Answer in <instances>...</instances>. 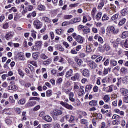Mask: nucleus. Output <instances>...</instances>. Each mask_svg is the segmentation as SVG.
<instances>
[{"label": "nucleus", "mask_w": 128, "mask_h": 128, "mask_svg": "<svg viewBox=\"0 0 128 128\" xmlns=\"http://www.w3.org/2000/svg\"><path fill=\"white\" fill-rule=\"evenodd\" d=\"M32 100H36L37 102H40V98L38 97L30 98L28 102L26 105V108H32L33 106H34L36 104V102Z\"/></svg>", "instance_id": "nucleus-1"}, {"label": "nucleus", "mask_w": 128, "mask_h": 128, "mask_svg": "<svg viewBox=\"0 0 128 128\" xmlns=\"http://www.w3.org/2000/svg\"><path fill=\"white\" fill-rule=\"evenodd\" d=\"M34 26L36 30H40L42 28V23L38 20H36L34 22Z\"/></svg>", "instance_id": "nucleus-2"}, {"label": "nucleus", "mask_w": 128, "mask_h": 128, "mask_svg": "<svg viewBox=\"0 0 128 128\" xmlns=\"http://www.w3.org/2000/svg\"><path fill=\"white\" fill-rule=\"evenodd\" d=\"M88 64L92 70H95V68H98V64H96V62H94V61L88 62Z\"/></svg>", "instance_id": "nucleus-3"}, {"label": "nucleus", "mask_w": 128, "mask_h": 128, "mask_svg": "<svg viewBox=\"0 0 128 128\" xmlns=\"http://www.w3.org/2000/svg\"><path fill=\"white\" fill-rule=\"evenodd\" d=\"M108 4V0H101L98 6V10H102L104 4Z\"/></svg>", "instance_id": "nucleus-4"}, {"label": "nucleus", "mask_w": 128, "mask_h": 128, "mask_svg": "<svg viewBox=\"0 0 128 128\" xmlns=\"http://www.w3.org/2000/svg\"><path fill=\"white\" fill-rule=\"evenodd\" d=\"M60 104H61L62 106H64V108H67L68 110H72L73 107L71 105H70L64 102H61L60 103Z\"/></svg>", "instance_id": "nucleus-5"}, {"label": "nucleus", "mask_w": 128, "mask_h": 128, "mask_svg": "<svg viewBox=\"0 0 128 128\" xmlns=\"http://www.w3.org/2000/svg\"><path fill=\"white\" fill-rule=\"evenodd\" d=\"M110 32H112L114 34H118V33L120 32V30H118V29L116 30V28H114V26L110 27Z\"/></svg>", "instance_id": "nucleus-6"}, {"label": "nucleus", "mask_w": 128, "mask_h": 128, "mask_svg": "<svg viewBox=\"0 0 128 128\" xmlns=\"http://www.w3.org/2000/svg\"><path fill=\"white\" fill-rule=\"evenodd\" d=\"M76 63L78 64V65L80 66L83 68H86V65L84 64V62H82V60L78 59Z\"/></svg>", "instance_id": "nucleus-7"}, {"label": "nucleus", "mask_w": 128, "mask_h": 128, "mask_svg": "<svg viewBox=\"0 0 128 128\" xmlns=\"http://www.w3.org/2000/svg\"><path fill=\"white\" fill-rule=\"evenodd\" d=\"M80 74L78 73H77L72 78V80L74 82H76V80H80Z\"/></svg>", "instance_id": "nucleus-8"}, {"label": "nucleus", "mask_w": 128, "mask_h": 128, "mask_svg": "<svg viewBox=\"0 0 128 128\" xmlns=\"http://www.w3.org/2000/svg\"><path fill=\"white\" fill-rule=\"evenodd\" d=\"M83 76L85 78H88L90 76V70L88 69H84L83 71Z\"/></svg>", "instance_id": "nucleus-9"}, {"label": "nucleus", "mask_w": 128, "mask_h": 128, "mask_svg": "<svg viewBox=\"0 0 128 128\" xmlns=\"http://www.w3.org/2000/svg\"><path fill=\"white\" fill-rule=\"evenodd\" d=\"M84 38H82V36H78L76 42H78V44H84Z\"/></svg>", "instance_id": "nucleus-10"}, {"label": "nucleus", "mask_w": 128, "mask_h": 128, "mask_svg": "<svg viewBox=\"0 0 128 128\" xmlns=\"http://www.w3.org/2000/svg\"><path fill=\"white\" fill-rule=\"evenodd\" d=\"M92 115L94 118H96L97 120H102V115L100 114H92Z\"/></svg>", "instance_id": "nucleus-11"}, {"label": "nucleus", "mask_w": 128, "mask_h": 128, "mask_svg": "<svg viewBox=\"0 0 128 128\" xmlns=\"http://www.w3.org/2000/svg\"><path fill=\"white\" fill-rule=\"evenodd\" d=\"M110 82H112V78L110 77L105 78L102 80V82H103V84H106V82L110 84Z\"/></svg>", "instance_id": "nucleus-12"}, {"label": "nucleus", "mask_w": 128, "mask_h": 128, "mask_svg": "<svg viewBox=\"0 0 128 128\" xmlns=\"http://www.w3.org/2000/svg\"><path fill=\"white\" fill-rule=\"evenodd\" d=\"M8 90H14V92H16L18 90V87L15 85L12 84L8 87Z\"/></svg>", "instance_id": "nucleus-13"}, {"label": "nucleus", "mask_w": 128, "mask_h": 128, "mask_svg": "<svg viewBox=\"0 0 128 128\" xmlns=\"http://www.w3.org/2000/svg\"><path fill=\"white\" fill-rule=\"evenodd\" d=\"M121 14L123 16H126L128 14V8H126L122 10Z\"/></svg>", "instance_id": "nucleus-14"}, {"label": "nucleus", "mask_w": 128, "mask_h": 128, "mask_svg": "<svg viewBox=\"0 0 128 128\" xmlns=\"http://www.w3.org/2000/svg\"><path fill=\"white\" fill-rule=\"evenodd\" d=\"M74 74V71L72 70H70L68 72H66V78H70V76H72V74Z\"/></svg>", "instance_id": "nucleus-15"}, {"label": "nucleus", "mask_w": 128, "mask_h": 128, "mask_svg": "<svg viewBox=\"0 0 128 128\" xmlns=\"http://www.w3.org/2000/svg\"><path fill=\"white\" fill-rule=\"evenodd\" d=\"M89 104L91 106H98V101L92 100L90 102Z\"/></svg>", "instance_id": "nucleus-16"}, {"label": "nucleus", "mask_w": 128, "mask_h": 128, "mask_svg": "<svg viewBox=\"0 0 128 128\" xmlns=\"http://www.w3.org/2000/svg\"><path fill=\"white\" fill-rule=\"evenodd\" d=\"M44 120L47 122H52V118L50 116H46L44 117Z\"/></svg>", "instance_id": "nucleus-17"}, {"label": "nucleus", "mask_w": 128, "mask_h": 128, "mask_svg": "<svg viewBox=\"0 0 128 128\" xmlns=\"http://www.w3.org/2000/svg\"><path fill=\"white\" fill-rule=\"evenodd\" d=\"M14 35L12 33H9L7 34L6 36V38L7 40H12V38H13Z\"/></svg>", "instance_id": "nucleus-18"}, {"label": "nucleus", "mask_w": 128, "mask_h": 128, "mask_svg": "<svg viewBox=\"0 0 128 128\" xmlns=\"http://www.w3.org/2000/svg\"><path fill=\"white\" fill-rule=\"evenodd\" d=\"M102 12H99L96 16V18L98 22H100L102 18Z\"/></svg>", "instance_id": "nucleus-19"}, {"label": "nucleus", "mask_w": 128, "mask_h": 128, "mask_svg": "<svg viewBox=\"0 0 128 128\" xmlns=\"http://www.w3.org/2000/svg\"><path fill=\"white\" fill-rule=\"evenodd\" d=\"M83 32H84L86 34H90V29L86 26L83 30Z\"/></svg>", "instance_id": "nucleus-20"}, {"label": "nucleus", "mask_w": 128, "mask_h": 128, "mask_svg": "<svg viewBox=\"0 0 128 128\" xmlns=\"http://www.w3.org/2000/svg\"><path fill=\"white\" fill-rule=\"evenodd\" d=\"M98 52H104V46H102L100 44L99 47L98 48Z\"/></svg>", "instance_id": "nucleus-21"}, {"label": "nucleus", "mask_w": 128, "mask_h": 128, "mask_svg": "<svg viewBox=\"0 0 128 128\" xmlns=\"http://www.w3.org/2000/svg\"><path fill=\"white\" fill-rule=\"evenodd\" d=\"M54 118H56L60 116H62V112H52V114Z\"/></svg>", "instance_id": "nucleus-22"}, {"label": "nucleus", "mask_w": 128, "mask_h": 128, "mask_svg": "<svg viewBox=\"0 0 128 128\" xmlns=\"http://www.w3.org/2000/svg\"><path fill=\"white\" fill-rule=\"evenodd\" d=\"M92 84L88 85L86 87L85 92H90V90H92Z\"/></svg>", "instance_id": "nucleus-23"}, {"label": "nucleus", "mask_w": 128, "mask_h": 128, "mask_svg": "<svg viewBox=\"0 0 128 128\" xmlns=\"http://www.w3.org/2000/svg\"><path fill=\"white\" fill-rule=\"evenodd\" d=\"M42 20H44V22H47V24H50V22H52V20L48 17H44Z\"/></svg>", "instance_id": "nucleus-24"}, {"label": "nucleus", "mask_w": 128, "mask_h": 128, "mask_svg": "<svg viewBox=\"0 0 128 128\" xmlns=\"http://www.w3.org/2000/svg\"><path fill=\"white\" fill-rule=\"evenodd\" d=\"M85 94L84 90H79V92H78V96H79L82 97L84 96Z\"/></svg>", "instance_id": "nucleus-25"}, {"label": "nucleus", "mask_w": 128, "mask_h": 128, "mask_svg": "<svg viewBox=\"0 0 128 128\" xmlns=\"http://www.w3.org/2000/svg\"><path fill=\"white\" fill-rule=\"evenodd\" d=\"M104 48L105 52H108L110 50V46L108 44H106L104 45Z\"/></svg>", "instance_id": "nucleus-26"}, {"label": "nucleus", "mask_w": 128, "mask_h": 128, "mask_svg": "<svg viewBox=\"0 0 128 128\" xmlns=\"http://www.w3.org/2000/svg\"><path fill=\"white\" fill-rule=\"evenodd\" d=\"M102 22H106L107 20H110V17L106 14H104L102 18Z\"/></svg>", "instance_id": "nucleus-27"}, {"label": "nucleus", "mask_w": 128, "mask_h": 128, "mask_svg": "<svg viewBox=\"0 0 128 128\" xmlns=\"http://www.w3.org/2000/svg\"><path fill=\"white\" fill-rule=\"evenodd\" d=\"M120 72H122V74H128V70L126 68H122L120 70Z\"/></svg>", "instance_id": "nucleus-28"}, {"label": "nucleus", "mask_w": 128, "mask_h": 128, "mask_svg": "<svg viewBox=\"0 0 128 128\" xmlns=\"http://www.w3.org/2000/svg\"><path fill=\"white\" fill-rule=\"evenodd\" d=\"M112 124L114 126H118V124H120V120H114Z\"/></svg>", "instance_id": "nucleus-29"}, {"label": "nucleus", "mask_w": 128, "mask_h": 128, "mask_svg": "<svg viewBox=\"0 0 128 128\" xmlns=\"http://www.w3.org/2000/svg\"><path fill=\"white\" fill-rule=\"evenodd\" d=\"M46 95L48 98H50L52 96V90H48L46 92Z\"/></svg>", "instance_id": "nucleus-30"}, {"label": "nucleus", "mask_w": 128, "mask_h": 128, "mask_svg": "<svg viewBox=\"0 0 128 128\" xmlns=\"http://www.w3.org/2000/svg\"><path fill=\"white\" fill-rule=\"evenodd\" d=\"M103 100L105 102H108L110 100V98L108 96H105Z\"/></svg>", "instance_id": "nucleus-31"}, {"label": "nucleus", "mask_w": 128, "mask_h": 128, "mask_svg": "<svg viewBox=\"0 0 128 128\" xmlns=\"http://www.w3.org/2000/svg\"><path fill=\"white\" fill-rule=\"evenodd\" d=\"M56 47L58 48V50H60V52H64V48H62V46L58 44L56 46Z\"/></svg>", "instance_id": "nucleus-32"}, {"label": "nucleus", "mask_w": 128, "mask_h": 128, "mask_svg": "<svg viewBox=\"0 0 128 128\" xmlns=\"http://www.w3.org/2000/svg\"><path fill=\"white\" fill-rule=\"evenodd\" d=\"M122 94H123V96H128V90L126 89H122L121 90Z\"/></svg>", "instance_id": "nucleus-33"}, {"label": "nucleus", "mask_w": 128, "mask_h": 128, "mask_svg": "<svg viewBox=\"0 0 128 128\" xmlns=\"http://www.w3.org/2000/svg\"><path fill=\"white\" fill-rule=\"evenodd\" d=\"M36 46H38L39 48H40L42 46V41H38L36 42Z\"/></svg>", "instance_id": "nucleus-34"}, {"label": "nucleus", "mask_w": 128, "mask_h": 128, "mask_svg": "<svg viewBox=\"0 0 128 128\" xmlns=\"http://www.w3.org/2000/svg\"><path fill=\"white\" fill-rule=\"evenodd\" d=\"M26 98H22L19 100L18 102V104H22V106H23V104H26Z\"/></svg>", "instance_id": "nucleus-35"}, {"label": "nucleus", "mask_w": 128, "mask_h": 128, "mask_svg": "<svg viewBox=\"0 0 128 128\" xmlns=\"http://www.w3.org/2000/svg\"><path fill=\"white\" fill-rule=\"evenodd\" d=\"M118 16H120V14H118L115 15H114L113 16L112 18V20H116L118 18Z\"/></svg>", "instance_id": "nucleus-36"}, {"label": "nucleus", "mask_w": 128, "mask_h": 128, "mask_svg": "<svg viewBox=\"0 0 128 128\" xmlns=\"http://www.w3.org/2000/svg\"><path fill=\"white\" fill-rule=\"evenodd\" d=\"M110 64L112 66H118V62L116 61L112 60L110 61Z\"/></svg>", "instance_id": "nucleus-37"}, {"label": "nucleus", "mask_w": 128, "mask_h": 128, "mask_svg": "<svg viewBox=\"0 0 128 128\" xmlns=\"http://www.w3.org/2000/svg\"><path fill=\"white\" fill-rule=\"evenodd\" d=\"M40 48H38V46H36V44L35 46H33L32 48V50H33V52H36V51H38L39 50H40Z\"/></svg>", "instance_id": "nucleus-38"}, {"label": "nucleus", "mask_w": 128, "mask_h": 128, "mask_svg": "<svg viewBox=\"0 0 128 128\" xmlns=\"http://www.w3.org/2000/svg\"><path fill=\"white\" fill-rule=\"evenodd\" d=\"M38 10H46V6H44V5H39L38 6Z\"/></svg>", "instance_id": "nucleus-39"}, {"label": "nucleus", "mask_w": 128, "mask_h": 128, "mask_svg": "<svg viewBox=\"0 0 128 128\" xmlns=\"http://www.w3.org/2000/svg\"><path fill=\"white\" fill-rule=\"evenodd\" d=\"M93 44H90V46H86V50L87 52H92V47L93 46Z\"/></svg>", "instance_id": "nucleus-40"}, {"label": "nucleus", "mask_w": 128, "mask_h": 128, "mask_svg": "<svg viewBox=\"0 0 128 128\" xmlns=\"http://www.w3.org/2000/svg\"><path fill=\"white\" fill-rule=\"evenodd\" d=\"M32 36L36 40V32L34 31V30H32Z\"/></svg>", "instance_id": "nucleus-41"}, {"label": "nucleus", "mask_w": 128, "mask_h": 128, "mask_svg": "<svg viewBox=\"0 0 128 128\" xmlns=\"http://www.w3.org/2000/svg\"><path fill=\"white\" fill-rule=\"evenodd\" d=\"M40 58L42 60H48V57L46 55L44 54H41L40 55Z\"/></svg>", "instance_id": "nucleus-42"}, {"label": "nucleus", "mask_w": 128, "mask_h": 128, "mask_svg": "<svg viewBox=\"0 0 128 128\" xmlns=\"http://www.w3.org/2000/svg\"><path fill=\"white\" fill-rule=\"evenodd\" d=\"M26 10H27L28 12H32L34 10V6H28V7L26 8Z\"/></svg>", "instance_id": "nucleus-43"}, {"label": "nucleus", "mask_w": 128, "mask_h": 128, "mask_svg": "<svg viewBox=\"0 0 128 128\" xmlns=\"http://www.w3.org/2000/svg\"><path fill=\"white\" fill-rule=\"evenodd\" d=\"M126 18H124L122 20H121L119 23V26H124V24H126Z\"/></svg>", "instance_id": "nucleus-44"}, {"label": "nucleus", "mask_w": 128, "mask_h": 128, "mask_svg": "<svg viewBox=\"0 0 128 128\" xmlns=\"http://www.w3.org/2000/svg\"><path fill=\"white\" fill-rule=\"evenodd\" d=\"M33 58L36 60H38V53H34L33 54Z\"/></svg>", "instance_id": "nucleus-45"}, {"label": "nucleus", "mask_w": 128, "mask_h": 128, "mask_svg": "<svg viewBox=\"0 0 128 128\" xmlns=\"http://www.w3.org/2000/svg\"><path fill=\"white\" fill-rule=\"evenodd\" d=\"M73 18H74V16L72 15H66L64 16V20H70Z\"/></svg>", "instance_id": "nucleus-46"}, {"label": "nucleus", "mask_w": 128, "mask_h": 128, "mask_svg": "<svg viewBox=\"0 0 128 128\" xmlns=\"http://www.w3.org/2000/svg\"><path fill=\"white\" fill-rule=\"evenodd\" d=\"M122 38H128V32H126L122 33Z\"/></svg>", "instance_id": "nucleus-47"}, {"label": "nucleus", "mask_w": 128, "mask_h": 128, "mask_svg": "<svg viewBox=\"0 0 128 128\" xmlns=\"http://www.w3.org/2000/svg\"><path fill=\"white\" fill-rule=\"evenodd\" d=\"M51 63H52V60L50 58L48 59L46 61L44 62V64H45V66H46V64H50Z\"/></svg>", "instance_id": "nucleus-48"}, {"label": "nucleus", "mask_w": 128, "mask_h": 128, "mask_svg": "<svg viewBox=\"0 0 128 128\" xmlns=\"http://www.w3.org/2000/svg\"><path fill=\"white\" fill-rule=\"evenodd\" d=\"M80 122L82 124H88V120L86 119H82L80 120Z\"/></svg>", "instance_id": "nucleus-49"}, {"label": "nucleus", "mask_w": 128, "mask_h": 128, "mask_svg": "<svg viewBox=\"0 0 128 128\" xmlns=\"http://www.w3.org/2000/svg\"><path fill=\"white\" fill-rule=\"evenodd\" d=\"M56 32L57 34H59V36H62V29H58L56 30Z\"/></svg>", "instance_id": "nucleus-50"}, {"label": "nucleus", "mask_w": 128, "mask_h": 128, "mask_svg": "<svg viewBox=\"0 0 128 128\" xmlns=\"http://www.w3.org/2000/svg\"><path fill=\"white\" fill-rule=\"evenodd\" d=\"M98 41L99 42H100V44H102L104 42V39H102V38L100 36L98 38Z\"/></svg>", "instance_id": "nucleus-51"}, {"label": "nucleus", "mask_w": 128, "mask_h": 128, "mask_svg": "<svg viewBox=\"0 0 128 128\" xmlns=\"http://www.w3.org/2000/svg\"><path fill=\"white\" fill-rule=\"evenodd\" d=\"M110 64V60L108 59L106 61L104 62V66H108Z\"/></svg>", "instance_id": "nucleus-52"}, {"label": "nucleus", "mask_w": 128, "mask_h": 128, "mask_svg": "<svg viewBox=\"0 0 128 128\" xmlns=\"http://www.w3.org/2000/svg\"><path fill=\"white\" fill-rule=\"evenodd\" d=\"M102 56H100L96 60V62H102Z\"/></svg>", "instance_id": "nucleus-53"}, {"label": "nucleus", "mask_w": 128, "mask_h": 128, "mask_svg": "<svg viewBox=\"0 0 128 128\" xmlns=\"http://www.w3.org/2000/svg\"><path fill=\"white\" fill-rule=\"evenodd\" d=\"M18 72H19V74L21 76H24V72H22V70H18Z\"/></svg>", "instance_id": "nucleus-54"}, {"label": "nucleus", "mask_w": 128, "mask_h": 128, "mask_svg": "<svg viewBox=\"0 0 128 128\" xmlns=\"http://www.w3.org/2000/svg\"><path fill=\"white\" fill-rule=\"evenodd\" d=\"M96 9H94L92 12V16H93V18H94V16H96Z\"/></svg>", "instance_id": "nucleus-55"}, {"label": "nucleus", "mask_w": 128, "mask_h": 128, "mask_svg": "<svg viewBox=\"0 0 128 128\" xmlns=\"http://www.w3.org/2000/svg\"><path fill=\"white\" fill-rule=\"evenodd\" d=\"M94 92H98V86H96L93 88Z\"/></svg>", "instance_id": "nucleus-56"}, {"label": "nucleus", "mask_w": 128, "mask_h": 128, "mask_svg": "<svg viewBox=\"0 0 128 128\" xmlns=\"http://www.w3.org/2000/svg\"><path fill=\"white\" fill-rule=\"evenodd\" d=\"M10 100L11 104H14L16 102V101L14 100V97L10 96Z\"/></svg>", "instance_id": "nucleus-57"}, {"label": "nucleus", "mask_w": 128, "mask_h": 128, "mask_svg": "<svg viewBox=\"0 0 128 128\" xmlns=\"http://www.w3.org/2000/svg\"><path fill=\"white\" fill-rule=\"evenodd\" d=\"M75 22H76H76H82V18H76Z\"/></svg>", "instance_id": "nucleus-58"}, {"label": "nucleus", "mask_w": 128, "mask_h": 128, "mask_svg": "<svg viewBox=\"0 0 128 128\" xmlns=\"http://www.w3.org/2000/svg\"><path fill=\"white\" fill-rule=\"evenodd\" d=\"M78 28H79V30H82L84 31V28H86V26L80 25L78 26Z\"/></svg>", "instance_id": "nucleus-59"}, {"label": "nucleus", "mask_w": 128, "mask_h": 128, "mask_svg": "<svg viewBox=\"0 0 128 128\" xmlns=\"http://www.w3.org/2000/svg\"><path fill=\"white\" fill-rule=\"evenodd\" d=\"M40 106H38L34 108V112H38V110H40Z\"/></svg>", "instance_id": "nucleus-60"}, {"label": "nucleus", "mask_w": 128, "mask_h": 128, "mask_svg": "<svg viewBox=\"0 0 128 128\" xmlns=\"http://www.w3.org/2000/svg\"><path fill=\"white\" fill-rule=\"evenodd\" d=\"M116 43L117 44H122V39L118 38L117 40H116Z\"/></svg>", "instance_id": "nucleus-61"}, {"label": "nucleus", "mask_w": 128, "mask_h": 128, "mask_svg": "<svg viewBox=\"0 0 128 128\" xmlns=\"http://www.w3.org/2000/svg\"><path fill=\"white\" fill-rule=\"evenodd\" d=\"M6 122L7 124H12V120H10V119H7L6 121Z\"/></svg>", "instance_id": "nucleus-62"}, {"label": "nucleus", "mask_w": 128, "mask_h": 128, "mask_svg": "<svg viewBox=\"0 0 128 128\" xmlns=\"http://www.w3.org/2000/svg\"><path fill=\"white\" fill-rule=\"evenodd\" d=\"M24 48H28V42H26V40L24 41Z\"/></svg>", "instance_id": "nucleus-63"}, {"label": "nucleus", "mask_w": 128, "mask_h": 128, "mask_svg": "<svg viewBox=\"0 0 128 128\" xmlns=\"http://www.w3.org/2000/svg\"><path fill=\"white\" fill-rule=\"evenodd\" d=\"M54 128H60V126L58 124L55 123L54 124Z\"/></svg>", "instance_id": "nucleus-64"}]
</instances>
